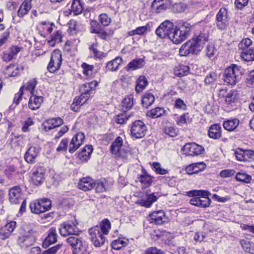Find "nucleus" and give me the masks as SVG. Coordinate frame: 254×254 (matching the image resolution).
Listing matches in <instances>:
<instances>
[{
    "label": "nucleus",
    "instance_id": "30",
    "mask_svg": "<svg viewBox=\"0 0 254 254\" xmlns=\"http://www.w3.org/2000/svg\"><path fill=\"white\" fill-rule=\"evenodd\" d=\"M122 63V58L120 57H117L113 60L109 62L106 64V68L108 71H114L118 69Z\"/></svg>",
    "mask_w": 254,
    "mask_h": 254
},
{
    "label": "nucleus",
    "instance_id": "18",
    "mask_svg": "<svg viewBox=\"0 0 254 254\" xmlns=\"http://www.w3.org/2000/svg\"><path fill=\"white\" fill-rule=\"evenodd\" d=\"M209 38L208 33L206 31L201 32L198 35L193 37L191 41L200 52L205 43L208 41Z\"/></svg>",
    "mask_w": 254,
    "mask_h": 254
},
{
    "label": "nucleus",
    "instance_id": "13",
    "mask_svg": "<svg viewBox=\"0 0 254 254\" xmlns=\"http://www.w3.org/2000/svg\"><path fill=\"white\" fill-rule=\"evenodd\" d=\"M45 169L41 166H35L32 170L31 179L36 186L41 184L44 180Z\"/></svg>",
    "mask_w": 254,
    "mask_h": 254
},
{
    "label": "nucleus",
    "instance_id": "2",
    "mask_svg": "<svg viewBox=\"0 0 254 254\" xmlns=\"http://www.w3.org/2000/svg\"><path fill=\"white\" fill-rule=\"evenodd\" d=\"M210 192L203 190H193L188 192L189 196H193L190 202L191 204L201 207H207L211 203V200L208 197Z\"/></svg>",
    "mask_w": 254,
    "mask_h": 254
},
{
    "label": "nucleus",
    "instance_id": "32",
    "mask_svg": "<svg viewBox=\"0 0 254 254\" xmlns=\"http://www.w3.org/2000/svg\"><path fill=\"white\" fill-rule=\"evenodd\" d=\"M133 98L132 96L125 97L122 100L121 104L122 111L126 113L130 109L133 105Z\"/></svg>",
    "mask_w": 254,
    "mask_h": 254
},
{
    "label": "nucleus",
    "instance_id": "36",
    "mask_svg": "<svg viewBox=\"0 0 254 254\" xmlns=\"http://www.w3.org/2000/svg\"><path fill=\"white\" fill-rule=\"evenodd\" d=\"M241 57L242 59L246 62L254 61V48L244 49L241 51Z\"/></svg>",
    "mask_w": 254,
    "mask_h": 254
},
{
    "label": "nucleus",
    "instance_id": "20",
    "mask_svg": "<svg viewBox=\"0 0 254 254\" xmlns=\"http://www.w3.org/2000/svg\"><path fill=\"white\" fill-rule=\"evenodd\" d=\"M171 1L167 0H154L151 4V8L156 13H160L169 8Z\"/></svg>",
    "mask_w": 254,
    "mask_h": 254
},
{
    "label": "nucleus",
    "instance_id": "50",
    "mask_svg": "<svg viewBox=\"0 0 254 254\" xmlns=\"http://www.w3.org/2000/svg\"><path fill=\"white\" fill-rule=\"evenodd\" d=\"M236 179L238 181L248 183L251 180V176L245 173H238L236 176Z\"/></svg>",
    "mask_w": 254,
    "mask_h": 254
},
{
    "label": "nucleus",
    "instance_id": "10",
    "mask_svg": "<svg viewBox=\"0 0 254 254\" xmlns=\"http://www.w3.org/2000/svg\"><path fill=\"white\" fill-rule=\"evenodd\" d=\"M185 154L187 156H198L204 152V148L195 142L187 143L182 148Z\"/></svg>",
    "mask_w": 254,
    "mask_h": 254
},
{
    "label": "nucleus",
    "instance_id": "22",
    "mask_svg": "<svg viewBox=\"0 0 254 254\" xmlns=\"http://www.w3.org/2000/svg\"><path fill=\"white\" fill-rule=\"evenodd\" d=\"M64 124V121L61 118H56L48 120L43 124V129L48 131L56 127H59Z\"/></svg>",
    "mask_w": 254,
    "mask_h": 254
},
{
    "label": "nucleus",
    "instance_id": "25",
    "mask_svg": "<svg viewBox=\"0 0 254 254\" xmlns=\"http://www.w3.org/2000/svg\"><path fill=\"white\" fill-rule=\"evenodd\" d=\"M205 167V164L202 162L196 163L188 166L186 168V171L188 174L192 175L203 171Z\"/></svg>",
    "mask_w": 254,
    "mask_h": 254
},
{
    "label": "nucleus",
    "instance_id": "31",
    "mask_svg": "<svg viewBox=\"0 0 254 254\" xmlns=\"http://www.w3.org/2000/svg\"><path fill=\"white\" fill-rule=\"evenodd\" d=\"M144 65V60L142 59H137L132 60L125 67L127 71L133 70L142 67Z\"/></svg>",
    "mask_w": 254,
    "mask_h": 254
},
{
    "label": "nucleus",
    "instance_id": "26",
    "mask_svg": "<svg viewBox=\"0 0 254 254\" xmlns=\"http://www.w3.org/2000/svg\"><path fill=\"white\" fill-rule=\"evenodd\" d=\"M164 217L165 213L163 211H154L149 215V221L151 223L160 225L164 222Z\"/></svg>",
    "mask_w": 254,
    "mask_h": 254
},
{
    "label": "nucleus",
    "instance_id": "12",
    "mask_svg": "<svg viewBox=\"0 0 254 254\" xmlns=\"http://www.w3.org/2000/svg\"><path fill=\"white\" fill-rule=\"evenodd\" d=\"M78 223L70 224L67 222H64L60 226L59 230L60 235L63 237H66L68 235H78L79 231L76 228Z\"/></svg>",
    "mask_w": 254,
    "mask_h": 254
},
{
    "label": "nucleus",
    "instance_id": "39",
    "mask_svg": "<svg viewBox=\"0 0 254 254\" xmlns=\"http://www.w3.org/2000/svg\"><path fill=\"white\" fill-rule=\"evenodd\" d=\"M239 120L237 119L228 120L223 123L224 127L228 131L234 130L239 125Z\"/></svg>",
    "mask_w": 254,
    "mask_h": 254
},
{
    "label": "nucleus",
    "instance_id": "63",
    "mask_svg": "<svg viewBox=\"0 0 254 254\" xmlns=\"http://www.w3.org/2000/svg\"><path fill=\"white\" fill-rule=\"evenodd\" d=\"M83 68V73L86 76L90 75L92 74L94 68L93 65H89L86 63H83L81 65Z\"/></svg>",
    "mask_w": 254,
    "mask_h": 254
},
{
    "label": "nucleus",
    "instance_id": "52",
    "mask_svg": "<svg viewBox=\"0 0 254 254\" xmlns=\"http://www.w3.org/2000/svg\"><path fill=\"white\" fill-rule=\"evenodd\" d=\"M31 8V5L28 4L27 5L22 3L17 11L18 16L19 17H23L25 15L28 13Z\"/></svg>",
    "mask_w": 254,
    "mask_h": 254
},
{
    "label": "nucleus",
    "instance_id": "9",
    "mask_svg": "<svg viewBox=\"0 0 254 254\" xmlns=\"http://www.w3.org/2000/svg\"><path fill=\"white\" fill-rule=\"evenodd\" d=\"M173 23L166 20L162 22L156 30V34L161 38H170V35L174 29Z\"/></svg>",
    "mask_w": 254,
    "mask_h": 254
},
{
    "label": "nucleus",
    "instance_id": "51",
    "mask_svg": "<svg viewBox=\"0 0 254 254\" xmlns=\"http://www.w3.org/2000/svg\"><path fill=\"white\" fill-rule=\"evenodd\" d=\"M234 155L236 156L237 160L239 161L247 162L245 150L240 148H238L234 151Z\"/></svg>",
    "mask_w": 254,
    "mask_h": 254
},
{
    "label": "nucleus",
    "instance_id": "8",
    "mask_svg": "<svg viewBox=\"0 0 254 254\" xmlns=\"http://www.w3.org/2000/svg\"><path fill=\"white\" fill-rule=\"evenodd\" d=\"M88 233L90 236V239L95 247H99L104 244L105 238L104 234L100 232L99 226H96L90 228Z\"/></svg>",
    "mask_w": 254,
    "mask_h": 254
},
{
    "label": "nucleus",
    "instance_id": "16",
    "mask_svg": "<svg viewBox=\"0 0 254 254\" xmlns=\"http://www.w3.org/2000/svg\"><path fill=\"white\" fill-rule=\"evenodd\" d=\"M84 139L85 136L82 132H78L74 135L69 144V152L70 153L74 152L83 144Z\"/></svg>",
    "mask_w": 254,
    "mask_h": 254
},
{
    "label": "nucleus",
    "instance_id": "19",
    "mask_svg": "<svg viewBox=\"0 0 254 254\" xmlns=\"http://www.w3.org/2000/svg\"><path fill=\"white\" fill-rule=\"evenodd\" d=\"M47 236L42 243L44 248H47L51 245L56 243L58 241V234L57 230L55 227L51 228L47 232Z\"/></svg>",
    "mask_w": 254,
    "mask_h": 254
},
{
    "label": "nucleus",
    "instance_id": "3",
    "mask_svg": "<svg viewBox=\"0 0 254 254\" xmlns=\"http://www.w3.org/2000/svg\"><path fill=\"white\" fill-rule=\"evenodd\" d=\"M243 74V69L240 67L236 64H232L225 69L224 80L227 84L233 86L240 80Z\"/></svg>",
    "mask_w": 254,
    "mask_h": 254
},
{
    "label": "nucleus",
    "instance_id": "4",
    "mask_svg": "<svg viewBox=\"0 0 254 254\" xmlns=\"http://www.w3.org/2000/svg\"><path fill=\"white\" fill-rule=\"evenodd\" d=\"M123 140L121 137L118 136L110 146L111 153L117 157L127 159L131 155L129 150L122 149Z\"/></svg>",
    "mask_w": 254,
    "mask_h": 254
},
{
    "label": "nucleus",
    "instance_id": "42",
    "mask_svg": "<svg viewBox=\"0 0 254 254\" xmlns=\"http://www.w3.org/2000/svg\"><path fill=\"white\" fill-rule=\"evenodd\" d=\"M148 83L147 80L144 76H140L136 81L135 91L137 93L141 92Z\"/></svg>",
    "mask_w": 254,
    "mask_h": 254
},
{
    "label": "nucleus",
    "instance_id": "46",
    "mask_svg": "<svg viewBox=\"0 0 254 254\" xmlns=\"http://www.w3.org/2000/svg\"><path fill=\"white\" fill-rule=\"evenodd\" d=\"M84 94H81L78 97H76L73 100V103L71 105V109L75 112H77L79 107L84 104L87 101V99L84 101H82V96Z\"/></svg>",
    "mask_w": 254,
    "mask_h": 254
},
{
    "label": "nucleus",
    "instance_id": "37",
    "mask_svg": "<svg viewBox=\"0 0 254 254\" xmlns=\"http://www.w3.org/2000/svg\"><path fill=\"white\" fill-rule=\"evenodd\" d=\"M98 85V82L94 81L90 83H86L82 85L80 87L82 94L87 95L90 93L91 91L94 90Z\"/></svg>",
    "mask_w": 254,
    "mask_h": 254
},
{
    "label": "nucleus",
    "instance_id": "48",
    "mask_svg": "<svg viewBox=\"0 0 254 254\" xmlns=\"http://www.w3.org/2000/svg\"><path fill=\"white\" fill-rule=\"evenodd\" d=\"M243 250L247 253L254 254V244L249 241L242 240L241 242Z\"/></svg>",
    "mask_w": 254,
    "mask_h": 254
},
{
    "label": "nucleus",
    "instance_id": "64",
    "mask_svg": "<svg viewBox=\"0 0 254 254\" xmlns=\"http://www.w3.org/2000/svg\"><path fill=\"white\" fill-rule=\"evenodd\" d=\"M62 244H58L44 251L43 254H56L61 249Z\"/></svg>",
    "mask_w": 254,
    "mask_h": 254
},
{
    "label": "nucleus",
    "instance_id": "38",
    "mask_svg": "<svg viewBox=\"0 0 254 254\" xmlns=\"http://www.w3.org/2000/svg\"><path fill=\"white\" fill-rule=\"evenodd\" d=\"M67 244L75 250H80L82 244L81 240L76 237H70L66 239Z\"/></svg>",
    "mask_w": 254,
    "mask_h": 254
},
{
    "label": "nucleus",
    "instance_id": "44",
    "mask_svg": "<svg viewBox=\"0 0 254 254\" xmlns=\"http://www.w3.org/2000/svg\"><path fill=\"white\" fill-rule=\"evenodd\" d=\"M237 92L234 90L230 91L225 97V102L228 105L233 106L237 101Z\"/></svg>",
    "mask_w": 254,
    "mask_h": 254
},
{
    "label": "nucleus",
    "instance_id": "17",
    "mask_svg": "<svg viewBox=\"0 0 254 254\" xmlns=\"http://www.w3.org/2000/svg\"><path fill=\"white\" fill-rule=\"evenodd\" d=\"M8 195L10 203L15 204L19 203L24 198L21 189L19 186L10 189Z\"/></svg>",
    "mask_w": 254,
    "mask_h": 254
},
{
    "label": "nucleus",
    "instance_id": "59",
    "mask_svg": "<svg viewBox=\"0 0 254 254\" xmlns=\"http://www.w3.org/2000/svg\"><path fill=\"white\" fill-rule=\"evenodd\" d=\"M252 44V41L249 38H246L241 41L239 44V49L241 51L249 49V47Z\"/></svg>",
    "mask_w": 254,
    "mask_h": 254
},
{
    "label": "nucleus",
    "instance_id": "54",
    "mask_svg": "<svg viewBox=\"0 0 254 254\" xmlns=\"http://www.w3.org/2000/svg\"><path fill=\"white\" fill-rule=\"evenodd\" d=\"M172 5L173 9L176 12H182L184 11L187 7L186 4L182 2H176L175 3L171 2L170 5Z\"/></svg>",
    "mask_w": 254,
    "mask_h": 254
},
{
    "label": "nucleus",
    "instance_id": "11",
    "mask_svg": "<svg viewBox=\"0 0 254 254\" xmlns=\"http://www.w3.org/2000/svg\"><path fill=\"white\" fill-rule=\"evenodd\" d=\"M35 231L32 229L25 231V234L19 237L18 243L21 248L26 249L31 246L35 241Z\"/></svg>",
    "mask_w": 254,
    "mask_h": 254
},
{
    "label": "nucleus",
    "instance_id": "23",
    "mask_svg": "<svg viewBox=\"0 0 254 254\" xmlns=\"http://www.w3.org/2000/svg\"><path fill=\"white\" fill-rule=\"evenodd\" d=\"M78 186L80 189L86 191L94 188L95 183L90 177L83 178L80 179Z\"/></svg>",
    "mask_w": 254,
    "mask_h": 254
},
{
    "label": "nucleus",
    "instance_id": "33",
    "mask_svg": "<svg viewBox=\"0 0 254 254\" xmlns=\"http://www.w3.org/2000/svg\"><path fill=\"white\" fill-rule=\"evenodd\" d=\"M155 98L151 93H145L141 98V103L144 108H147L154 102Z\"/></svg>",
    "mask_w": 254,
    "mask_h": 254
},
{
    "label": "nucleus",
    "instance_id": "45",
    "mask_svg": "<svg viewBox=\"0 0 254 254\" xmlns=\"http://www.w3.org/2000/svg\"><path fill=\"white\" fill-rule=\"evenodd\" d=\"M139 179L143 188L149 187L152 183V178L147 174L140 175Z\"/></svg>",
    "mask_w": 254,
    "mask_h": 254
},
{
    "label": "nucleus",
    "instance_id": "7",
    "mask_svg": "<svg viewBox=\"0 0 254 254\" xmlns=\"http://www.w3.org/2000/svg\"><path fill=\"white\" fill-rule=\"evenodd\" d=\"M62 54L60 50H54L51 55L50 61L48 65L47 69L51 73L58 71L62 64Z\"/></svg>",
    "mask_w": 254,
    "mask_h": 254
},
{
    "label": "nucleus",
    "instance_id": "41",
    "mask_svg": "<svg viewBox=\"0 0 254 254\" xmlns=\"http://www.w3.org/2000/svg\"><path fill=\"white\" fill-rule=\"evenodd\" d=\"M146 199L140 200V204L143 206L146 207H149L152 205L153 202H155L157 198L156 196L154 195V193H152L147 195Z\"/></svg>",
    "mask_w": 254,
    "mask_h": 254
},
{
    "label": "nucleus",
    "instance_id": "47",
    "mask_svg": "<svg viewBox=\"0 0 254 254\" xmlns=\"http://www.w3.org/2000/svg\"><path fill=\"white\" fill-rule=\"evenodd\" d=\"M83 10V7L80 0H73L71 5V10L74 14H80Z\"/></svg>",
    "mask_w": 254,
    "mask_h": 254
},
{
    "label": "nucleus",
    "instance_id": "35",
    "mask_svg": "<svg viewBox=\"0 0 254 254\" xmlns=\"http://www.w3.org/2000/svg\"><path fill=\"white\" fill-rule=\"evenodd\" d=\"M166 113V111L163 108L157 107L148 111L146 115L153 119L159 118Z\"/></svg>",
    "mask_w": 254,
    "mask_h": 254
},
{
    "label": "nucleus",
    "instance_id": "24",
    "mask_svg": "<svg viewBox=\"0 0 254 254\" xmlns=\"http://www.w3.org/2000/svg\"><path fill=\"white\" fill-rule=\"evenodd\" d=\"M16 226L15 221H11L7 223L5 226L1 228L0 234L1 236L2 239H5L9 237L13 232Z\"/></svg>",
    "mask_w": 254,
    "mask_h": 254
},
{
    "label": "nucleus",
    "instance_id": "28",
    "mask_svg": "<svg viewBox=\"0 0 254 254\" xmlns=\"http://www.w3.org/2000/svg\"><path fill=\"white\" fill-rule=\"evenodd\" d=\"M20 49L17 46L10 47L7 51L5 52L2 57L3 61L8 62L15 58L17 54L20 52Z\"/></svg>",
    "mask_w": 254,
    "mask_h": 254
},
{
    "label": "nucleus",
    "instance_id": "57",
    "mask_svg": "<svg viewBox=\"0 0 254 254\" xmlns=\"http://www.w3.org/2000/svg\"><path fill=\"white\" fill-rule=\"evenodd\" d=\"M152 167L155 172L158 174L165 175L168 173V171L162 168L161 164L158 162H153Z\"/></svg>",
    "mask_w": 254,
    "mask_h": 254
},
{
    "label": "nucleus",
    "instance_id": "27",
    "mask_svg": "<svg viewBox=\"0 0 254 254\" xmlns=\"http://www.w3.org/2000/svg\"><path fill=\"white\" fill-rule=\"evenodd\" d=\"M43 102L42 96L31 95L28 102L29 108L32 110H37L40 107Z\"/></svg>",
    "mask_w": 254,
    "mask_h": 254
},
{
    "label": "nucleus",
    "instance_id": "15",
    "mask_svg": "<svg viewBox=\"0 0 254 254\" xmlns=\"http://www.w3.org/2000/svg\"><path fill=\"white\" fill-rule=\"evenodd\" d=\"M216 25L220 30L225 29L229 24L227 15V11L226 9L221 8L220 9L216 17Z\"/></svg>",
    "mask_w": 254,
    "mask_h": 254
},
{
    "label": "nucleus",
    "instance_id": "29",
    "mask_svg": "<svg viewBox=\"0 0 254 254\" xmlns=\"http://www.w3.org/2000/svg\"><path fill=\"white\" fill-rule=\"evenodd\" d=\"M221 127L219 124L211 126L208 131V136L213 139H218L221 136Z\"/></svg>",
    "mask_w": 254,
    "mask_h": 254
},
{
    "label": "nucleus",
    "instance_id": "6",
    "mask_svg": "<svg viewBox=\"0 0 254 254\" xmlns=\"http://www.w3.org/2000/svg\"><path fill=\"white\" fill-rule=\"evenodd\" d=\"M147 128L141 120H136L130 126V135L135 139L143 138L146 134Z\"/></svg>",
    "mask_w": 254,
    "mask_h": 254
},
{
    "label": "nucleus",
    "instance_id": "61",
    "mask_svg": "<svg viewBox=\"0 0 254 254\" xmlns=\"http://www.w3.org/2000/svg\"><path fill=\"white\" fill-rule=\"evenodd\" d=\"M34 124L33 120L30 118H28L23 123L22 129L24 132H27L29 131V127L33 126Z\"/></svg>",
    "mask_w": 254,
    "mask_h": 254
},
{
    "label": "nucleus",
    "instance_id": "34",
    "mask_svg": "<svg viewBox=\"0 0 254 254\" xmlns=\"http://www.w3.org/2000/svg\"><path fill=\"white\" fill-rule=\"evenodd\" d=\"M19 67L15 64H10L7 66L4 71V74L6 78L16 76L18 74Z\"/></svg>",
    "mask_w": 254,
    "mask_h": 254
},
{
    "label": "nucleus",
    "instance_id": "62",
    "mask_svg": "<svg viewBox=\"0 0 254 254\" xmlns=\"http://www.w3.org/2000/svg\"><path fill=\"white\" fill-rule=\"evenodd\" d=\"M95 190L97 192H103L108 190L106 183L99 181L95 183Z\"/></svg>",
    "mask_w": 254,
    "mask_h": 254
},
{
    "label": "nucleus",
    "instance_id": "58",
    "mask_svg": "<svg viewBox=\"0 0 254 254\" xmlns=\"http://www.w3.org/2000/svg\"><path fill=\"white\" fill-rule=\"evenodd\" d=\"M163 132L171 137H175L177 134L176 129L171 126H165L163 128Z\"/></svg>",
    "mask_w": 254,
    "mask_h": 254
},
{
    "label": "nucleus",
    "instance_id": "55",
    "mask_svg": "<svg viewBox=\"0 0 254 254\" xmlns=\"http://www.w3.org/2000/svg\"><path fill=\"white\" fill-rule=\"evenodd\" d=\"M98 19L100 23L104 26H108L111 22V18L106 13L100 14Z\"/></svg>",
    "mask_w": 254,
    "mask_h": 254
},
{
    "label": "nucleus",
    "instance_id": "49",
    "mask_svg": "<svg viewBox=\"0 0 254 254\" xmlns=\"http://www.w3.org/2000/svg\"><path fill=\"white\" fill-rule=\"evenodd\" d=\"M111 228V223L107 219H105L100 223L99 229L104 235H107L109 233V231Z\"/></svg>",
    "mask_w": 254,
    "mask_h": 254
},
{
    "label": "nucleus",
    "instance_id": "1",
    "mask_svg": "<svg viewBox=\"0 0 254 254\" xmlns=\"http://www.w3.org/2000/svg\"><path fill=\"white\" fill-rule=\"evenodd\" d=\"M192 28V25L190 23L185 21H180L171 33L169 40L176 44L181 43L190 35Z\"/></svg>",
    "mask_w": 254,
    "mask_h": 254
},
{
    "label": "nucleus",
    "instance_id": "21",
    "mask_svg": "<svg viewBox=\"0 0 254 254\" xmlns=\"http://www.w3.org/2000/svg\"><path fill=\"white\" fill-rule=\"evenodd\" d=\"M40 150L38 147L30 146L24 155L25 160L29 164H34L39 156Z\"/></svg>",
    "mask_w": 254,
    "mask_h": 254
},
{
    "label": "nucleus",
    "instance_id": "5",
    "mask_svg": "<svg viewBox=\"0 0 254 254\" xmlns=\"http://www.w3.org/2000/svg\"><path fill=\"white\" fill-rule=\"evenodd\" d=\"M51 201L48 198H43L32 202L30 204V208L32 213L40 214L50 209Z\"/></svg>",
    "mask_w": 254,
    "mask_h": 254
},
{
    "label": "nucleus",
    "instance_id": "56",
    "mask_svg": "<svg viewBox=\"0 0 254 254\" xmlns=\"http://www.w3.org/2000/svg\"><path fill=\"white\" fill-rule=\"evenodd\" d=\"M98 44L94 43L89 47V50L94 54V57L96 58H100L102 57L103 53L99 51L98 49Z\"/></svg>",
    "mask_w": 254,
    "mask_h": 254
},
{
    "label": "nucleus",
    "instance_id": "60",
    "mask_svg": "<svg viewBox=\"0 0 254 254\" xmlns=\"http://www.w3.org/2000/svg\"><path fill=\"white\" fill-rule=\"evenodd\" d=\"M90 28H91V33L96 34L100 31L102 28L98 21L96 20H92L90 22Z\"/></svg>",
    "mask_w": 254,
    "mask_h": 254
},
{
    "label": "nucleus",
    "instance_id": "43",
    "mask_svg": "<svg viewBox=\"0 0 254 254\" xmlns=\"http://www.w3.org/2000/svg\"><path fill=\"white\" fill-rule=\"evenodd\" d=\"M93 151V148L91 145H86L78 154V157L80 159L86 160L91 156Z\"/></svg>",
    "mask_w": 254,
    "mask_h": 254
},
{
    "label": "nucleus",
    "instance_id": "53",
    "mask_svg": "<svg viewBox=\"0 0 254 254\" xmlns=\"http://www.w3.org/2000/svg\"><path fill=\"white\" fill-rule=\"evenodd\" d=\"M98 36L103 40H107L111 38L113 35V31L109 30L108 31H104L101 29L96 33Z\"/></svg>",
    "mask_w": 254,
    "mask_h": 254
},
{
    "label": "nucleus",
    "instance_id": "14",
    "mask_svg": "<svg viewBox=\"0 0 254 254\" xmlns=\"http://www.w3.org/2000/svg\"><path fill=\"white\" fill-rule=\"evenodd\" d=\"M199 52V49H198L194 44L192 43L191 40L184 44L179 50V54L181 56H187L190 54L197 55Z\"/></svg>",
    "mask_w": 254,
    "mask_h": 254
},
{
    "label": "nucleus",
    "instance_id": "40",
    "mask_svg": "<svg viewBox=\"0 0 254 254\" xmlns=\"http://www.w3.org/2000/svg\"><path fill=\"white\" fill-rule=\"evenodd\" d=\"M37 84V81L36 79L34 78L30 80L25 85L22 86L21 88H23L22 91L23 92L24 91L26 90L29 92L31 95L34 94V91Z\"/></svg>",
    "mask_w": 254,
    "mask_h": 254
}]
</instances>
